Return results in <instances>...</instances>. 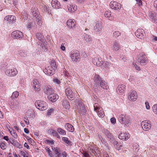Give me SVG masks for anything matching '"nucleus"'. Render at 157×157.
Masks as SVG:
<instances>
[{
    "label": "nucleus",
    "mask_w": 157,
    "mask_h": 157,
    "mask_svg": "<svg viewBox=\"0 0 157 157\" xmlns=\"http://www.w3.org/2000/svg\"><path fill=\"white\" fill-rule=\"evenodd\" d=\"M19 54L22 57H25L27 56V53L23 51H20L19 52Z\"/></svg>",
    "instance_id": "45"
},
{
    "label": "nucleus",
    "mask_w": 157,
    "mask_h": 157,
    "mask_svg": "<svg viewBox=\"0 0 157 157\" xmlns=\"http://www.w3.org/2000/svg\"><path fill=\"white\" fill-rule=\"evenodd\" d=\"M19 95V93L17 91L13 92L11 96L12 99L17 98Z\"/></svg>",
    "instance_id": "36"
},
{
    "label": "nucleus",
    "mask_w": 157,
    "mask_h": 157,
    "mask_svg": "<svg viewBox=\"0 0 157 157\" xmlns=\"http://www.w3.org/2000/svg\"><path fill=\"white\" fill-rule=\"evenodd\" d=\"M35 105L36 107L40 110H45L48 107L46 103L43 101H36L35 103Z\"/></svg>",
    "instance_id": "3"
},
{
    "label": "nucleus",
    "mask_w": 157,
    "mask_h": 157,
    "mask_svg": "<svg viewBox=\"0 0 157 157\" xmlns=\"http://www.w3.org/2000/svg\"><path fill=\"white\" fill-rule=\"evenodd\" d=\"M76 105L78 112L82 114H84L85 113V106L84 104L80 101H76Z\"/></svg>",
    "instance_id": "7"
},
{
    "label": "nucleus",
    "mask_w": 157,
    "mask_h": 157,
    "mask_svg": "<svg viewBox=\"0 0 157 157\" xmlns=\"http://www.w3.org/2000/svg\"><path fill=\"white\" fill-rule=\"evenodd\" d=\"M145 105L146 108L147 109H150V107L149 105V103L148 102H145Z\"/></svg>",
    "instance_id": "61"
},
{
    "label": "nucleus",
    "mask_w": 157,
    "mask_h": 157,
    "mask_svg": "<svg viewBox=\"0 0 157 157\" xmlns=\"http://www.w3.org/2000/svg\"><path fill=\"white\" fill-rule=\"evenodd\" d=\"M133 147V149L135 150V151L136 152L138 151L139 149V145L136 144H134Z\"/></svg>",
    "instance_id": "46"
},
{
    "label": "nucleus",
    "mask_w": 157,
    "mask_h": 157,
    "mask_svg": "<svg viewBox=\"0 0 157 157\" xmlns=\"http://www.w3.org/2000/svg\"><path fill=\"white\" fill-rule=\"evenodd\" d=\"M103 63V61L98 58L95 57L93 58L92 63L94 65L99 67L102 65Z\"/></svg>",
    "instance_id": "17"
},
{
    "label": "nucleus",
    "mask_w": 157,
    "mask_h": 157,
    "mask_svg": "<svg viewBox=\"0 0 157 157\" xmlns=\"http://www.w3.org/2000/svg\"><path fill=\"white\" fill-rule=\"evenodd\" d=\"M54 111V109L53 108H51L48 111L47 113V115H50L51 113H52Z\"/></svg>",
    "instance_id": "59"
},
{
    "label": "nucleus",
    "mask_w": 157,
    "mask_h": 157,
    "mask_svg": "<svg viewBox=\"0 0 157 157\" xmlns=\"http://www.w3.org/2000/svg\"><path fill=\"white\" fill-rule=\"evenodd\" d=\"M19 104V102L17 100H15L13 102V105L14 106H17Z\"/></svg>",
    "instance_id": "62"
},
{
    "label": "nucleus",
    "mask_w": 157,
    "mask_h": 157,
    "mask_svg": "<svg viewBox=\"0 0 157 157\" xmlns=\"http://www.w3.org/2000/svg\"><path fill=\"white\" fill-rule=\"evenodd\" d=\"M132 66L133 67H134L138 71L140 70V67L136 64V63L133 62L132 64Z\"/></svg>",
    "instance_id": "51"
},
{
    "label": "nucleus",
    "mask_w": 157,
    "mask_h": 157,
    "mask_svg": "<svg viewBox=\"0 0 157 157\" xmlns=\"http://www.w3.org/2000/svg\"><path fill=\"white\" fill-rule=\"evenodd\" d=\"M62 140L69 145H71V142L69 141L68 140L67 138L65 137H63L62 138Z\"/></svg>",
    "instance_id": "48"
},
{
    "label": "nucleus",
    "mask_w": 157,
    "mask_h": 157,
    "mask_svg": "<svg viewBox=\"0 0 157 157\" xmlns=\"http://www.w3.org/2000/svg\"><path fill=\"white\" fill-rule=\"evenodd\" d=\"M65 127L66 129L69 132H73L74 131V128L73 126L69 123L66 124Z\"/></svg>",
    "instance_id": "27"
},
{
    "label": "nucleus",
    "mask_w": 157,
    "mask_h": 157,
    "mask_svg": "<svg viewBox=\"0 0 157 157\" xmlns=\"http://www.w3.org/2000/svg\"><path fill=\"white\" fill-rule=\"evenodd\" d=\"M46 151L48 152V155L51 157H52L53 155L51 151L50 150L49 148L46 147L45 148Z\"/></svg>",
    "instance_id": "42"
},
{
    "label": "nucleus",
    "mask_w": 157,
    "mask_h": 157,
    "mask_svg": "<svg viewBox=\"0 0 157 157\" xmlns=\"http://www.w3.org/2000/svg\"><path fill=\"white\" fill-rule=\"evenodd\" d=\"M6 74L10 76H14L17 74V71L15 68L7 69L6 71Z\"/></svg>",
    "instance_id": "14"
},
{
    "label": "nucleus",
    "mask_w": 157,
    "mask_h": 157,
    "mask_svg": "<svg viewBox=\"0 0 157 157\" xmlns=\"http://www.w3.org/2000/svg\"><path fill=\"white\" fill-rule=\"evenodd\" d=\"M94 29L97 33H100L102 31V27L101 24L98 21L93 22Z\"/></svg>",
    "instance_id": "8"
},
{
    "label": "nucleus",
    "mask_w": 157,
    "mask_h": 157,
    "mask_svg": "<svg viewBox=\"0 0 157 157\" xmlns=\"http://www.w3.org/2000/svg\"><path fill=\"white\" fill-rule=\"evenodd\" d=\"M50 64L52 69L55 71L57 69V67L56 62L54 60H52L51 61Z\"/></svg>",
    "instance_id": "32"
},
{
    "label": "nucleus",
    "mask_w": 157,
    "mask_h": 157,
    "mask_svg": "<svg viewBox=\"0 0 157 157\" xmlns=\"http://www.w3.org/2000/svg\"><path fill=\"white\" fill-rule=\"evenodd\" d=\"M105 16L107 17H110L111 16V13L110 11H107L105 12Z\"/></svg>",
    "instance_id": "54"
},
{
    "label": "nucleus",
    "mask_w": 157,
    "mask_h": 157,
    "mask_svg": "<svg viewBox=\"0 0 157 157\" xmlns=\"http://www.w3.org/2000/svg\"><path fill=\"white\" fill-rule=\"evenodd\" d=\"M0 147L2 149L4 150L6 149V145L4 143H2L1 144Z\"/></svg>",
    "instance_id": "58"
},
{
    "label": "nucleus",
    "mask_w": 157,
    "mask_h": 157,
    "mask_svg": "<svg viewBox=\"0 0 157 157\" xmlns=\"http://www.w3.org/2000/svg\"><path fill=\"white\" fill-rule=\"evenodd\" d=\"M152 108L154 113L157 116V104L154 105Z\"/></svg>",
    "instance_id": "40"
},
{
    "label": "nucleus",
    "mask_w": 157,
    "mask_h": 157,
    "mask_svg": "<svg viewBox=\"0 0 157 157\" xmlns=\"http://www.w3.org/2000/svg\"><path fill=\"white\" fill-rule=\"evenodd\" d=\"M36 36L41 42H43L44 41V36L41 33H37L36 34Z\"/></svg>",
    "instance_id": "33"
},
{
    "label": "nucleus",
    "mask_w": 157,
    "mask_h": 157,
    "mask_svg": "<svg viewBox=\"0 0 157 157\" xmlns=\"http://www.w3.org/2000/svg\"><path fill=\"white\" fill-rule=\"evenodd\" d=\"M113 144L116 148H117L118 145L120 144V143H119L117 141L115 140L113 142Z\"/></svg>",
    "instance_id": "56"
},
{
    "label": "nucleus",
    "mask_w": 157,
    "mask_h": 157,
    "mask_svg": "<svg viewBox=\"0 0 157 157\" xmlns=\"http://www.w3.org/2000/svg\"><path fill=\"white\" fill-rule=\"evenodd\" d=\"M16 146L19 148H22V146L18 142H16L15 144Z\"/></svg>",
    "instance_id": "63"
},
{
    "label": "nucleus",
    "mask_w": 157,
    "mask_h": 157,
    "mask_svg": "<svg viewBox=\"0 0 157 157\" xmlns=\"http://www.w3.org/2000/svg\"><path fill=\"white\" fill-rule=\"evenodd\" d=\"M136 4L138 6H142V2L141 0H136Z\"/></svg>",
    "instance_id": "57"
},
{
    "label": "nucleus",
    "mask_w": 157,
    "mask_h": 157,
    "mask_svg": "<svg viewBox=\"0 0 157 157\" xmlns=\"http://www.w3.org/2000/svg\"><path fill=\"white\" fill-rule=\"evenodd\" d=\"M52 135L53 136H54L56 137L57 138L59 139L60 138V137L59 136V135L58 134V133L56 132V131L54 130H53V132H52Z\"/></svg>",
    "instance_id": "43"
},
{
    "label": "nucleus",
    "mask_w": 157,
    "mask_h": 157,
    "mask_svg": "<svg viewBox=\"0 0 157 157\" xmlns=\"http://www.w3.org/2000/svg\"><path fill=\"white\" fill-rule=\"evenodd\" d=\"M48 98L50 101L52 102H54L58 99V96L56 94H50Z\"/></svg>",
    "instance_id": "24"
},
{
    "label": "nucleus",
    "mask_w": 157,
    "mask_h": 157,
    "mask_svg": "<svg viewBox=\"0 0 157 157\" xmlns=\"http://www.w3.org/2000/svg\"><path fill=\"white\" fill-rule=\"evenodd\" d=\"M55 71H53V69H52V70H50L49 67H48L47 68H46L45 70H44V72L46 75H52L54 73Z\"/></svg>",
    "instance_id": "28"
},
{
    "label": "nucleus",
    "mask_w": 157,
    "mask_h": 157,
    "mask_svg": "<svg viewBox=\"0 0 157 157\" xmlns=\"http://www.w3.org/2000/svg\"><path fill=\"white\" fill-rule=\"evenodd\" d=\"M52 149L53 150L54 152L56 154H58L59 153V149L57 147H54V148H52Z\"/></svg>",
    "instance_id": "55"
},
{
    "label": "nucleus",
    "mask_w": 157,
    "mask_h": 157,
    "mask_svg": "<svg viewBox=\"0 0 157 157\" xmlns=\"http://www.w3.org/2000/svg\"><path fill=\"white\" fill-rule=\"evenodd\" d=\"M94 109L98 116L100 117H103L105 115L104 113L102 108L97 103H95L94 105Z\"/></svg>",
    "instance_id": "4"
},
{
    "label": "nucleus",
    "mask_w": 157,
    "mask_h": 157,
    "mask_svg": "<svg viewBox=\"0 0 157 157\" xmlns=\"http://www.w3.org/2000/svg\"><path fill=\"white\" fill-rule=\"evenodd\" d=\"M11 134L13 137L15 138H17V134L13 130L12 131H10Z\"/></svg>",
    "instance_id": "53"
},
{
    "label": "nucleus",
    "mask_w": 157,
    "mask_h": 157,
    "mask_svg": "<svg viewBox=\"0 0 157 157\" xmlns=\"http://www.w3.org/2000/svg\"><path fill=\"white\" fill-rule=\"evenodd\" d=\"M94 82L97 83H99L100 82L102 81L99 76L98 75H95L94 78Z\"/></svg>",
    "instance_id": "31"
},
{
    "label": "nucleus",
    "mask_w": 157,
    "mask_h": 157,
    "mask_svg": "<svg viewBox=\"0 0 157 157\" xmlns=\"http://www.w3.org/2000/svg\"><path fill=\"white\" fill-rule=\"evenodd\" d=\"M71 57L73 61L77 62L80 60V56L77 50H74L71 52Z\"/></svg>",
    "instance_id": "6"
},
{
    "label": "nucleus",
    "mask_w": 157,
    "mask_h": 157,
    "mask_svg": "<svg viewBox=\"0 0 157 157\" xmlns=\"http://www.w3.org/2000/svg\"><path fill=\"white\" fill-rule=\"evenodd\" d=\"M104 133L109 141H111L113 140L114 138L113 136L108 130L106 129L104 130Z\"/></svg>",
    "instance_id": "25"
},
{
    "label": "nucleus",
    "mask_w": 157,
    "mask_h": 157,
    "mask_svg": "<svg viewBox=\"0 0 157 157\" xmlns=\"http://www.w3.org/2000/svg\"><path fill=\"white\" fill-rule=\"evenodd\" d=\"M53 82L56 84L59 85L61 83V81L60 80H59L57 78H54L53 79Z\"/></svg>",
    "instance_id": "52"
},
{
    "label": "nucleus",
    "mask_w": 157,
    "mask_h": 157,
    "mask_svg": "<svg viewBox=\"0 0 157 157\" xmlns=\"http://www.w3.org/2000/svg\"><path fill=\"white\" fill-rule=\"evenodd\" d=\"M132 66L133 67H134L138 71L140 70V67L136 64V63L133 62L132 64Z\"/></svg>",
    "instance_id": "49"
},
{
    "label": "nucleus",
    "mask_w": 157,
    "mask_h": 157,
    "mask_svg": "<svg viewBox=\"0 0 157 157\" xmlns=\"http://www.w3.org/2000/svg\"><path fill=\"white\" fill-rule=\"evenodd\" d=\"M60 49L63 51H65L66 48L64 46V44H61L60 46Z\"/></svg>",
    "instance_id": "60"
},
{
    "label": "nucleus",
    "mask_w": 157,
    "mask_h": 157,
    "mask_svg": "<svg viewBox=\"0 0 157 157\" xmlns=\"http://www.w3.org/2000/svg\"><path fill=\"white\" fill-rule=\"evenodd\" d=\"M66 94L68 98L70 100H73L74 98L75 94L70 88H67L66 89Z\"/></svg>",
    "instance_id": "15"
},
{
    "label": "nucleus",
    "mask_w": 157,
    "mask_h": 157,
    "mask_svg": "<svg viewBox=\"0 0 157 157\" xmlns=\"http://www.w3.org/2000/svg\"><path fill=\"white\" fill-rule=\"evenodd\" d=\"M136 36L139 38L144 39L145 38L146 35L144 30L142 29H138L135 32Z\"/></svg>",
    "instance_id": "10"
},
{
    "label": "nucleus",
    "mask_w": 157,
    "mask_h": 157,
    "mask_svg": "<svg viewBox=\"0 0 157 157\" xmlns=\"http://www.w3.org/2000/svg\"><path fill=\"white\" fill-rule=\"evenodd\" d=\"M141 125L142 129L146 131H149L151 127V123L150 121L148 120L142 121Z\"/></svg>",
    "instance_id": "5"
},
{
    "label": "nucleus",
    "mask_w": 157,
    "mask_h": 157,
    "mask_svg": "<svg viewBox=\"0 0 157 157\" xmlns=\"http://www.w3.org/2000/svg\"><path fill=\"white\" fill-rule=\"evenodd\" d=\"M121 35V33L118 31L114 32L113 33V36L115 37H117Z\"/></svg>",
    "instance_id": "47"
},
{
    "label": "nucleus",
    "mask_w": 157,
    "mask_h": 157,
    "mask_svg": "<svg viewBox=\"0 0 157 157\" xmlns=\"http://www.w3.org/2000/svg\"><path fill=\"white\" fill-rule=\"evenodd\" d=\"M16 20L15 17L13 15H8L4 18L5 21L7 24H12L15 22Z\"/></svg>",
    "instance_id": "12"
},
{
    "label": "nucleus",
    "mask_w": 157,
    "mask_h": 157,
    "mask_svg": "<svg viewBox=\"0 0 157 157\" xmlns=\"http://www.w3.org/2000/svg\"><path fill=\"white\" fill-rule=\"evenodd\" d=\"M156 13L154 11H151L149 12L148 16L151 19V21L154 22H157V19L156 18Z\"/></svg>",
    "instance_id": "21"
},
{
    "label": "nucleus",
    "mask_w": 157,
    "mask_h": 157,
    "mask_svg": "<svg viewBox=\"0 0 157 157\" xmlns=\"http://www.w3.org/2000/svg\"><path fill=\"white\" fill-rule=\"evenodd\" d=\"M84 40L87 42H91L92 41V39L90 36L87 34H85L84 37Z\"/></svg>",
    "instance_id": "35"
},
{
    "label": "nucleus",
    "mask_w": 157,
    "mask_h": 157,
    "mask_svg": "<svg viewBox=\"0 0 157 157\" xmlns=\"http://www.w3.org/2000/svg\"><path fill=\"white\" fill-rule=\"evenodd\" d=\"M132 66L133 67H134L138 71L140 70V67L136 64V63L133 62L132 64Z\"/></svg>",
    "instance_id": "50"
},
{
    "label": "nucleus",
    "mask_w": 157,
    "mask_h": 157,
    "mask_svg": "<svg viewBox=\"0 0 157 157\" xmlns=\"http://www.w3.org/2000/svg\"><path fill=\"white\" fill-rule=\"evenodd\" d=\"M40 49L43 51H48V49L45 46L44 44H41L40 45Z\"/></svg>",
    "instance_id": "38"
},
{
    "label": "nucleus",
    "mask_w": 157,
    "mask_h": 157,
    "mask_svg": "<svg viewBox=\"0 0 157 157\" xmlns=\"http://www.w3.org/2000/svg\"><path fill=\"white\" fill-rule=\"evenodd\" d=\"M62 105L63 107L66 109H68L69 108L70 103L66 99H64L63 100Z\"/></svg>",
    "instance_id": "29"
},
{
    "label": "nucleus",
    "mask_w": 157,
    "mask_h": 157,
    "mask_svg": "<svg viewBox=\"0 0 157 157\" xmlns=\"http://www.w3.org/2000/svg\"><path fill=\"white\" fill-rule=\"evenodd\" d=\"M118 120L121 124H124L127 127L129 126L132 122L130 117L124 114L120 115L118 118Z\"/></svg>",
    "instance_id": "1"
},
{
    "label": "nucleus",
    "mask_w": 157,
    "mask_h": 157,
    "mask_svg": "<svg viewBox=\"0 0 157 157\" xmlns=\"http://www.w3.org/2000/svg\"><path fill=\"white\" fill-rule=\"evenodd\" d=\"M44 93L47 95L54 92V90L52 86L50 85H45L43 87Z\"/></svg>",
    "instance_id": "13"
},
{
    "label": "nucleus",
    "mask_w": 157,
    "mask_h": 157,
    "mask_svg": "<svg viewBox=\"0 0 157 157\" xmlns=\"http://www.w3.org/2000/svg\"><path fill=\"white\" fill-rule=\"evenodd\" d=\"M32 12L33 15V16L35 17L36 18H37V17H38V13L37 11H36V10L35 11L33 10H32Z\"/></svg>",
    "instance_id": "44"
},
{
    "label": "nucleus",
    "mask_w": 157,
    "mask_h": 157,
    "mask_svg": "<svg viewBox=\"0 0 157 157\" xmlns=\"http://www.w3.org/2000/svg\"><path fill=\"white\" fill-rule=\"evenodd\" d=\"M111 65L110 63L106 61L103 62V67H104L105 68H108V69L109 68Z\"/></svg>",
    "instance_id": "39"
},
{
    "label": "nucleus",
    "mask_w": 157,
    "mask_h": 157,
    "mask_svg": "<svg viewBox=\"0 0 157 157\" xmlns=\"http://www.w3.org/2000/svg\"><path fill=\"white\" fill-rule=\"evenodd\" d=\"M57 131L60 134L64 135L66 134V131L60 128H58L57 130Z\"/></svg>",
    "instance_id": "37"
},
{
    "label": "nucleus",
    "mask_w": 157,
    "mask_h": 157,
    "mask_svg": "<svg viewBox=\"0 0 157 157\" xmlns=\"http://www.w3.org/2000/svg\"><path fill=\"white\" fill-rule=\"evenodd\" d=\"M67 24L69 28H72L76 25V22L74 20L69 19L67 21Z\"/></svg>",
    "instance_id": "26"
},
{
    "label": "nucleus",
    "mask_w": 157,
    "mask_h": 157,
    "mask_svg": "<svg viewBox=\"0 0 157 157\" xmlns=\"http://www.w3.org/2000/svg\"><path fill=\"white\" fill-rule=\"evenodd\" d=\"M118 90L120 93H123L125 90V86L124 85H121L118 87Z\"/></svg>",
    "instance_id": "30"
},
{
    "label": "nucleus",
    "mask_w": 157,
    "mask_h": 157,
    "mask_svg": "<svg viewBox=\"0 0 157 157\" xmlns=\"http://www.w3.org/2000/svg\"><path fill=\"white\" fill-rule=\"evenodd\" d=\"M110 7L115 10H118L121 8V4L117 2L111 1L109 4Z\"/></svg>",
    "instance_id": "11"
},
{
    "label": "nucleus",
    "mask_w": 157,
    "mask_h": 157,
    "mask_svg": "<svg viewBox=\"0 0 157 157\" xmlns=\"http://www.w3.org/2000/svg\"><path fill=\"white\" fill-rule=\"evenodd\" d=\"M154 7L155 8L156 11H157V0H156L154 2Z\"/></svg>",
    "instance_id": "64"
},
{
    "label": "nucleus",
    "mask_w": 157,
    "mask_h": 157,
    "mask_svg": "<svg viewBox=\"0 0 157 157\" xmlns=\"http://www.w3.org/2000/svg\"><path fill=\"white\" fill-rule=\"evenodd\" d=\"M137 98V94L136 91L132 90L128 94V99L130 101H134Z\"/></svg>",
    "instance_id": "9"
},
{
    "label": "nucleus",
    "mask_w": 157,
    "mask_h": 157,
    "mask_svg": "<svg viewBox=\"0 0 157 157\" xmlns=\"http://www.w3.org/2000/svg\"><path fill=\"white\" fill-rule=\"evenodd\" d=\"M67 8L68 11L71 13L75 12L77 9V7L75 4H69L67 5Z\"/></svg>",
    "instance_id": "23"
},
{
    "label": "nucleus",
    "mask_w": 157,
    "mask_h": 157,
    "mask_svg": "<svg viewBox=\"0 0 157 157\" xmlns=\"http://www.w3.org/2000/svg\"><path fill=\"white\" fill-rule=\"evenodd\" d=\"M118 137L123 140H126L129 137V134L125 132H121L118 135Z\"/></svg>",
    "instance_id": "20"
},
{
    "label": "nucleus",
    "mask_w": 157,
    "mask_h": 157,
    "mask_svg": "<svg viewBox=\"0 0 157 157\" xmlns=\"http://www.w3.org/2000/svg\"><path fill=\"white\" fill-rule=\"evenodd\" d=\"M51 5L54 9H59L61 8L60 3L57 0H52Z\"/></svg>",
    "instance_id": "22"
},
{
    "label": "nucleus",
    "mask_w": 157,
    "mask_h": 157,
    "mask_svg": "<svg viewBox=\"0 0 157 157\" xmlns=\"http://www.w3.org/2000/svg\"><path fill=\"white\" fill-rule=\"evenodd\" d=\"M100 86L103 89H104L107 90L108 88V86L105 84V82L104 81L102 80L99 83Z\"/></svg>",
    "instance_id": "34"
},
{
    "label": "nucleus",
    "mask_w": 157,
    "mask_h": 157,
    "mask_svg": "<svg viewBox=\"0 0 157 157\" xmlns=\"http://www.w3.org/2000/svg\"><path fill=\"white\" fill-rule=\"evenodd\" d=\"M120 44L118 40H115L113 43L112 46V49L113 51L116 52L118 51L120 49Z\"/></svg>",
    "instance_id": "19"
},
{
    "label": "nucleus",
    "mask_w": 157,
    "mask_h": 157,
    "mask_svg": "<svg viewBox=\"0 0 157 157\" xmlns=\"http://www.w3.org/2000/svg\"><path fill=\"white\" fill-rule=\"evenodd\" d=\"M33 87L36 91H39L41 90L40 87V84L39 81L36 79L33 80Z\"/></svg>",
    "instance_id": "18"
},
{
    "label": "nucleus",
    "mask_w": 157,
    "mask_h": 157,
    "mask_svg": "<svg viewBox=\"0 0 157 157\" xmlns=\"http://www.w3.org/2000/svg\"><path fill=\"white\" fill-rule=\"evenodd\" d=\"M137 61L141 65H145L148 62L147 57L143 52L140 53L138 55Z\"/></svg>",
    "instance_id": "2"
},
{
    "label": "nucleus",
    "mask_w": 157,
    "mask_h": 157,
    "mask_svg": "<svg viewBox=\"0 0 157 157\" xmlns=\"http://www.w3.org/2000/svg\"><path fill=\"white\" fill-rule=\"evenodd\" d=\"M93 88L94 90H98L100 88V83H96L94 82V86Z\"/></svg>",
    "instance_id": "41"
},
{
    "label": "nucleus",
    "mask_w": 157,
    "mask_h": 157,
    "mask_svg": "<svg viewBox=\"0 0 157 157\" xmlns=\"http://www.w3.org/2000/svg\"><path fill=\"white\" fill-rule=\"evenodd\" d=\"M13 37L14 39H18L22 38L23 36V33L19 31H13L12 34Z\"/></svg>",
    "instance_id": "16"
}]
</instances>
